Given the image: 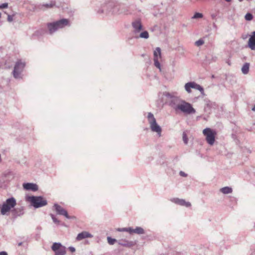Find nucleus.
Returning a JSON list of instances; mask_svg holds the SVG:
<instances>
[{
    "label": "nucleus",
    "instance_id": "nucleus-1",
    "mask_svg": "<svg viewBox=\"0 0 255 255\" xmlns=\"http://www.w3.org/2000/svg\"><path fill=\"white\" fill-rule=\"evenodd\" d=\"M163 95L167 98L169 106L176 113L181 112L187 115L195 113V110L190 103L175 96L173 93L164 92Z\"/></svg>",
    "mask_w": 255,
    "mask_h": 255
},
{
    "label": "nucleus",
    "instance_id": "nucleus-2",
    "mask_svg": "<svg viewBox=\"0 0 255 255\" xmlns=\"http://www.w3.org/2000/svg\"><path fill=\"white\" fill-rule=\"evenodd\" d=\"M133 27V33L134 37L135 38H144L147 39L149 37V34L147 31H143L140 32L143 29V26L141 23L140 19H137L131 23Z\"/></svg>",
    "mask_w": 255,
    "mask_h": 255
},
{
    "label": "nucleus",
    "instance_id": "nucleus-3",
    "mask_svg": "<svg viewBox=\"0 0 255 255\" xmlns=\"http://www.w3.org/2000/svg\"><path fill=\"white\" fill-rule=\"evenodd\" d=\"M69 24V20L67 19L63 18L56 22L48 23L47 28L50 34H52L58 29L64 28Z\"/></svg>",
    "mask_w": 255,
    "mask_h": 255
},
{
    "label": "nucleus",
    "instance_id": "nucleus-4",
    "mask_svg": "<svg viewBox=\"0 0 255 255\" xmlns=\"http://www.w3.org/2000/svg\"><path fill=\"white\" fill-rule=\"evenodd\" d=\"M16 205V200L13 197L6 200L3 203L0 205V213L2 215H7L11 209Z\"/></svg>",
    "mask_w": 255,
    "mask_h": 255
},
{
    "label": "nucleus",
    "instance_id": "nucleus-5",
    "mask_svg": "<svg viewBox=\"0 0 255 255\" xmlns=\"http://www.w3.org/2000/svg\"><path fill=\"white\" fill-rule=\"evenodd\" d=\"M147 119L151 131L156 132L159 136H161L162 131L161 128L157 124L156 119L151 113H148Z\"/></svg>",
    "mask_w": 255,
    "mask_h": 255
},
{
    "label": "nucleus",
    "instance_id": "nucleus-6",
    "mask_svg": "<svg viewBox=\"0 0 255 255\" xmlns=\"http://www.w3.org/2000/svg\"><path fill=\"white\" fill-rule=\"evenodd\" d=\"M26 200L30 202L34 208H38L47 205V201L41 196H28Z\"/></svg>",
    "mask_w": 255,
    "mask_h": 255
},
{
    "label": "nucleus",
    "instance_id": "nucleus-7",
    "mask_svg": "<svg viewBox=\"0 0 255 255\" xmlns=\"http://www.w3.org/2000/svg\"><path fill=\"white\" fill-rule=\"evenodd\" d=\"M203 133L206 137L207 143L210 145H213L215 141L216 132L210 128H206L203 130Z\"/></svg>",
    "mask_w": 255,
    "mask_h": 255
},
{
    "label": "nucleus",
    "instance_id": "nucleus-8",
    "mask_svg": "<svg viewBox=\"0 0 255 255\" xmlns=\"http://www.w3.org/2000/svg\"><path fill=\"white\" fill-rule=\"evenodd\" d=\"M25 63L21 60L16 62L13 71V75L15 78L20 79L21 78V73L25 67Z\"/></svg>",
    "mask_w": 255,
    "mask_h": 255
},
{
    "label": "nucleus",
    "instance_id": "nucleus-9",
    "mask_svg": "<svg viewBox=\"0 0 255 255\" xmlns=\"http://www.w3.org/2000/svg\"><path fill=\"white\" fill-rule=\"evenodd\" d=\"M51 249L55 255H65L66 254V248L60 243H54Z\"/></svg>",
    "mask_w": 255,
    "mask_h": 255
},
{
    "label": "nucleus",
    "instance_id": "nucleus-10",
    "mask_svg": "<svg viewBox=\"0 0 255 255\" xmlns=\"http://www.w3.org/2000/svg\"><path fill=\"white\" fill-rule=\"evenodd\" d=\"M154 55V64L156 67L158 68L159 70L161 71V66L160 64L159 63V59H161V49L159 47H157L154 51L153 53Z\"/></svg>",
    "mask_w": 255,
    "mask_h": 255
},
{
    "label": "nucleus",
    "instance_id": "nucleus-11",
    "mask_svg": "<svg viewBox=\"0 0 255 255\" xmlns=\"http://www.w3.org/2000/svg\"><path fill=\"white\" fill-rule=\"evenodd\" d=\"M170 201L176 204H178V205H179L181 206H185L186 207H189L191 205V204L190 202H186L184 199H179V198H172L170 199Z\"/></svg>",
    "mask_w": 255,
    "mask_h": 255
},
{
    "label": "nucleus",
    "instance_id": "nucleus-12",
    "mask_svg": "<svg viewBox=\"0 0 255 255\" xmlns=\"http://www.w3.org/2000/svg\"><path fill=\"white\" fill-rule=\"evenodd\" d=\"M54 207L55 208V210L58 214L64 216L67 219L70 218V217L69 216L66 210H65L61 206L58 205L57 204H55L54 205Z\"/></svg>",
    "mask_w": 255,
    "mask_h": 255
},
{
    "label": "nucleus",
    "instance_id": "nucleus-13",
    "mask_svg": "<svg viewBox=\"0 0 255 255\" xmlns=\"http://www.w3.org/2000/svg\"><path fill=\"white\" fill-rule=\"evenodd\" d=\"M23 188L26 190L36 191L38 190V186L36 184L27 183L23 184Z\"/></svg>",
    "mask_w": 255,
    "mask_h": 255
},
{
    "label": "nucleus",
    "instance_id": "nucleus-14",
    "mask_svg": "<svg viewBox=\"0 0 255 255\" xmlns=\"http://www.w3.org/2000/svg\"><path fill=\"white\" fill-rule=\"evenodd\" d=\"M248 46L252 50H255V31L252 33L248 41Z\"/></svg>",
    "mask_w": 255,
    "mask_h": 255
},
{
    "label": "nucleus",
    "instance_id": "nucleus-15",
    "mask_svg": "<svg viewBox=\"0 0 255 255\" xmlns=\"http://www.w3.org/2000/svg\"><path fill=\"white\" fill-rule=\"evenodd\" d=\"M91 237H92V235L86 232H83L78 235L76 239L77 240L80 241L85 238Z\"/></svg>",
    "mask_w": 255,
    "mask_h": 255
},
{
    "label": "nucleus",
    "instance_id": "nucleus-16",
    "mask_svg": "<svg viewBox=\"0 0 255 255\" xmlns=\"http://www.w3.org/2000/svg\"><path fill=\"white\" fill-rule=\"evenodd\" d=\"M250 64L249 63H245L243 65L241 68V71L244 75H247L249 73L250 71Z\"/></svg>",
    "mask_w": 255,
    "mask_h": 255
},
{
    "label": "nucleus",
    "instance_id": "nucleus-17",
    "mask_svg": "<svg viewBox=\"0 0 255 255\" xmlns=\"http://www.w3.org/2000/svg\"><path fill=\"white\" fill-rule=\"evenodd\" d=\"M119 244L127 247H131L134 245L132 242H129L127 240H120L119 241Z\"/></svg>",
    "mask_w": 255,
    "mask_h": 255
},
{
    "label": "nucleus",
    "instance_id": "nucleus-18",
    "mask_svg": "<svg viewBox=\"0 0 255 255\" xmlns=\"http://www.w3.org/2000/svg\"><path fill=\"white\" fill-rule=\"evenodd\" d=\"M192 83V89H196L199 90L202 95L204 94L203 88L199 84H196L194 82Z\"/></svg>",
    "mask_w": 255,
    "mask_h": 255
},
{
    "label": "nucleus",
    "instance_id": "nucleus-19",
    "mask_svg": "<svg viewBox=\"0 0 255 255\" xmlns=\"http://www.w3.org/2000/svg\"><path fill=\"white\" fill-rule=\"evenodd\" d=\"M220 191L224 194L231 193L233 191L232 188L230 187H225L220 189Z\"/></svg>",
    "mask_w": 255,
    "mask_h": 255
},
{
    "label": "nucleus",
    "instance_id": "nucleus-20",
    "mask_svg": "<svg viewBox=\"0 0 255 255\" xmlns=\"http://www.w3.org/2000/svg\"><path fill=\"white\" fill-rule=\"evenodd\" d=\"M184 87L186 91L188 93H190L191 92V89H192V82L185 84Z\"/></svg>",
    "mask_w": 255,
    "mask_h": 255
},
{
    "label": "nucleus",
    "instance_id": "nucleus-21",
    "mask_svg": "<svg viewBox=\"0 0 255 255\" xmlns=\"http://www.w3.org/2000/svg\"><path fill=\"white\" fill-rule=\"evenodd\" d=\"M134 233L139 235L143 234H144V231L142 228L137 227L135 229H134Z\"/></svg>",
    "mask_w": 255,
    "mask_h": 255
},
{
    "label": "nucleus",
    "instance_id": "nucleus-22",
    "mask_svg": "<svg viewBox=\"0 0 255 255\" xmlns=\"http://www.w3.org/2000/svg\"><path fill=\"white\" fill-rule=\"evenodd\" d=\"M108 242L110 245H114L116 242L117 240L115 239H112L111 237H108L107 238Z\"/></svg>",
    "mask_w": 255,
    "mask_h": 255
},
{
    "label": "nucleus",
    "instance_id": "nucleus-23",
    "mask_svg": "<svg viewBox=\"0 0 255 255\" xmlns=\"http://www.w3.org/2000/svg\"><path fill=\"white\" fill-rule=\"evenodd\" d=\"M245 18L246 19V20H248V21H250V20H251L253 19V15L250 13H247L246 15H245Z\"/></svg>",
    "mask_w": 255,
    "mask_h": 255
},
{
    "label": "nucleus",
    "instance_id": "nucleus-24",
    "mask_svg": "<svg viewBox=\"0 0 255 255\" xmlns=\"http://www.w3.org/2000/svg\"><path fill=\"white\" fill-rule=\"evenodd\" d=\"M203 15L201 13L196 12L192 17V18L196 19L199 18H202L203 17Z\"/></svg>",
    "mask_w": 255,
    "mask_h": 255
},
{
    "label": "nucleus",
    "instance_id": "nucleus-25",
    "mask_svg": "<svg viewBox=\"0 0 255 255\" xmlns=\"http://www.w3.org/2000/svg\"><path fill=\"white\" fill-rule=\"evenodd\" d=\"M204 43V41L202 39H200L195 42V45L197 46H200Z\"/></svg>",
    "mask_w": 255,
    "mask_h": 255
},
{
    "label": "nucleus",
    "instance_id": "nucleus-26",
    "mask_svg": "<svg viewBox=\"0 0 255 255\" xmlns=\"http://www.w3.org/2000/svg\"><path fill=\"white\" fill-rule=\"evenodd\" d=\"M183 140L185 144H187L188 143V138L187 135L185 132L183 133Z\"/></svg>",
    "mask_w": 255,
    "mask_h": 255
},
{
    "label": "nucleus",
    "instance_id": "nucleus-27",
    "mask_svg": "<svg viewBox=\"0 0 255 255\" xmlns=\"http://www.w3.org/2000/svg\"><path fill=\"white\" fill-rule=\"evenodd\" d=\"M50 216H51L53 222H54L56 224L59 223V222H60L58 220L53 214H50Z\"/></svg>",
    "mask_w": 255,
    "mask_h": 255
},
{
    "label": "nucleus",
    "instance_id": "nucleus-28",
    "mask_svg": "<svg viewBox=\"0 0 255 255\" xmlns=\"http://www.w3.org/2000/svg\"><path fill=\"white\" fill-rule=\"evenodd\" d=\"M8 6L7 3H3L0 5V8H6Z\"/></svg>",
    "mask_w": 255,
    "mask_h": 255
},
{
    "label": "nucleus",
    "instance_id": "nucleus-29",
    "mask_svg": "<svg viewBox=\"0 0 255 255\" xmlns=\"http://www.w3.org/2000/svg\"><path fill=\"white\" fill-rule=\"evenodd\" d=\"M54 3L51 2L49 4H45L44 5V6H45L47 8H51V7H52L54 6Z\"/></svg>",
    "mask_w": 255,
    "mask_h": 255
},
{
    "label": "nucleus",
    "instance_id": "nucleus-30",
    "mask_svg": "<svg viewBox=\"0 0 255 255\" xmlns=\"http://www.w3.org/2000/svg\"><path fill=\"white\" fill-rule=\"evenodd\" d=\"M117 230L119 232H127V228H119Z\"/></svg>",
    "mask_w": 255,
    "mask_h": 255
},
{
    "label": "nucleus",
    "instance_id": "nucleus-31",
    "mask_svg": "<svg viewBox=\"0 0 255 255\" xmlns=\"http://www.w3.org/2000/svg\"><path fill=\"white\" fill-rule=\"evenodd\" d=\"M129 232L130 234L134 233V229H132L131 228H127V231Z\"/></svg>",
    "mask_w": 255,
    "mask_h": 255
},
{
    "label": "nucleus",
    "instance_id": "nucleus-32",
    "mask_svg": "<svg viewBox=\"0 0 255 255\" xmlns=\"http://www.w3.org/2000/svg\"><path fill=\"white\" fill-rule=\"evenodd\" d=\"M7 20L9 22H11L13 20V16L10 15H8Z\"/></svg>",
    "mask_w": 255,
    "mask_h": 255
},
{
    "label": "nucleus",
    "instance_id": "nucleus-33",
    "mask_svg": "<svg viewBox=\"0 0 255 255\" xmlns=\"http://www.w3.org/2000/svg\"><path fill=\"white\" fill-rule=\"evenodd\" d=\"M69 250L72 253H74L75 252V249L73 247H70L69 248Z\"/></svg>",
    "mask_w": 255,
    "mask_h": 255
},
{
    "label": "nucleus",
    "instance_id": "nucleus-34",
    "mask_svg": "<svg viewBox=\"0 0 255 255\" xmlns=\"http://www.w3.org/2000/svg\"><path fill=\"white\" fill-rule=\"evenodd\" d=\"M179 174L181 176H183V177H186L187 176V174L184 172L183 171H180L179 172Z\"/></svg>",
    "mask_w": 255,
    "mask_h": 255
},
{
    "label": "nucleus",
    "instance_id": "nucleus-35",
    "mask_svg": "<svg viewBox=\"0 0 255 255\" xmlns=\"http://www.w3.org/2000/svg\"><path fill=\"white\" fill-rule=\"evenodd\" d=\"M0 255H7V254L5 252H0Z\"/></svg>",
    "mask_w": 255,
    "mask_h": 255
},
{
    "label": "nucleus",
    "instance_id": "nucleus-36",
    "mask_svg": "<svg viewBox=\"0 0 255 255\" xmlns=\"http://www.w3.org/2000/svg\"><path fill=\"white\" fill-rule=\"evenodd\" d=\"M252 111H255V106H254V107L252 108Z\"/></svg>",
    "mask_w": 255,
    "mask_h": 255
},
{
    "label": "nucleus",
    "instance_id": "nucleus-37",
    "mask_svg": "<svg viewBox=\"0 0 255 255\" xmlns=\"http://www.w3.org/2000/svg\"><path fill=\"white\" fill-rule=\"evenodd\" d=\"M22 242L19 243L18 244V246H20L22 245Z\"/></svg>",
    "mask_w": 255,
    "mask_h": 255
},
{
    "label": "nucleus",
    "instance_id": "nucleus-38",
    "mask_svg": "<svg viewBox=\"0 0 255 255\" xmlns=\"http://www.w3.org/2000/svg\"><path fill=\"white\" fill-rule=\"evenodd\" d=\"M227 2H230L231 0H225Z\"/></svg>",
    "mask_w": 255,
    "mask_h": 255
},
{
    "label": "nucleus",
    "instance_id": "nucleus-39",
    "mask_svg": "<svg viewBox=\"0 0 255 255\" xmlns=\"http://www.w3.org/2000/svg\"><path fill=\"white\" fill-rule=\"evenodd\" d=\"M240 2H242L243 0H238Z\"/></svg>",
    "mask_w": 255,
    "mask_h": 255
}]
</instances>
